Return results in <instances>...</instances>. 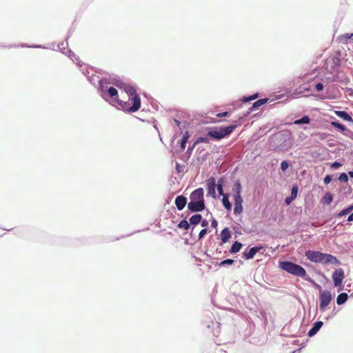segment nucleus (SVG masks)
<instances>
[{"mask_svg":"<svg viewBox=\"0 0 353 353\" xmlns=\"http://www.w3.org/2000/svg\"><path fill=\"white\" fill-rule=\"evenodd\" d=\"M205 208L204 190L199 188L190 194L188 208L192 212H197L203 211Z\"/></svg>","mask_w":353,"mask_h":353,"instance_id":"nucleus-1","label":"nucleus"},{"mask_svg":"<svg viewBox=\"0 0 353 353\" xmlns=\"http://www.w3.org/2000/svg\"><path fill=\"white\" fill-rule=\"evenodd\" d=\"M124 90L128 97H131V101H132L133 105L132 106H129V103H123V110L128 112H135L138 111L141 108V101L136 90L130 85H125L124 87Z\"/></svg>","mask_w":353,"mask_h":353,"instance_id":"nucleus-2","label":"nucleus"},{"mask_svg":"<svg viewBox=\"0 0 353 353\" xmlns=\"http://www.w3.org/2000/svg\"><path fill=\"white\" fill-rule=\"evenodd\" d=\"M279 266L282 270L296 276L305 278L307 274L305 270L303 267L292 262L281 261Z\"/></svg>","mask_w":353,"mask_h":353,"instance_id":"nucleus-3","label":"nucleus"},{"mask_svg":"<svg viewBox=\"0 0 353 353\" xmlns=\"http://www.w3.org/2000/svg\"><path fill=\"white\" fill-rule=\"evenodd\" d=\"M236 127L237 125H232L221 128L219 130L213 129L208 132V135L214 139L220 140L230 134Z\"/></svg>","mask_w":353,"mask_h":353,"instance_id":"nucleus-4","label":"nucleus"},{"mask_svg":"<svg viewBox=\"0 0 353 353\" xmlns=\"http://www.w3.org/2000/svg\"><path fill=\"white\" fill-rule=\"evenodd\" d=\"M101 96L103 99L108 101V97L110 99V103L119 105V102L121 100L119 99L118 91L114 87H110L107 91L104 90V87H101Z\"/></svg>","mask_w":353,"mask_h":353,"instance_id":"nucleus-5","label":"nucleus"},{"mask_svg":"<svg viewBox=\"0 0 353 353\" xmlns=\"http://www.w3.org/2000/svg\"><path fill=\"white\" fill-rule=\"evenodd\" d=\"M236 192L234 195V214H240L243 212V198L241 196V185L239 182L236 183Z\"/></svg>","mask_w":353,"mask_h":353,"instance_id":"nucleus-6","label":"nucleus"},{"mask_svg":"<svg viewBox=\"0 0 353 353\" xmlns=\"http://www.w3.org/2000/svg\"><path fill=\"white\" fill-rule=\"evenodd\" d=\"M345 278L344 270L342 268L336 269L332 274V279L335 287L343 289V281Z\"/></svg>","mask_w":353,"mask_h":353,"instance_id":"nucleus-7","label":"nucleus"},{"mask_svg":"<svg viewBox=\"0 0 353 353\" xmlns=\"http://www.w3.org/2000/svg\"><path fill=\"white\" fill-rule=\"evenodd\" d=\"M332 299V295L329 291H323L320 294L319 307L321 311H325L327 305Z\"/></svg>","mask_w":353,"mask_h":353,"instance_id":"nucleus-8","label":"nucleus"},{"mask_svg":"<svg viewBox=\"0 0 353 353\" xmlns=\"http://www.w3.org/2000/svg\"><path fill=\"white\" fill-rule=\"evenodd\" d=\"M323 253L319 251L308 250L305 252V256L312 262L321 263Z\"/></svg>","mask_w":353,"mask_h":353,"instance_id":"nucleus-9","label":"nucleus"},{"mask_svg":"<svg viewBox=\"0 0 353 353\" xmlns=\"http://www.w3.org/2000/svg\"><path fill=\"white\" fill-rule=\"evenodd\" d=\"M321 263H325V264L332 263V264L339 265L340 263V261L337 259V258L336 256H334L332 254L323 253Z\"/></svg>","mask_w":353,"mask_h":353,"instance_id":"nucleus-10","label":"nucleus"},{"mask_svg":"<svg viewBox=\"0 0 353 353\" xmlns=\"http://www.w3.org/2000/svg\"><path fill=\"white\" fill-rule=\"evenodd\" d=\"M187 203V199L183 195L178 196L175 199V205L179 210H182Z\"/></svg>","mask_w":353,"mask_h":353,"instance_id":"nucleus-11","label":"nucleus"},{"mask_svg":"<svg viewBox=\"0 0 353 353\" xmlns=\"http://www.w3.org/2000/svg\"><path fill=\"white\" fill-rule=\"evenodd\" d=\"M337 41L342 44L353 43V33L341 35L338 37Z\"/></svg>","mask_w":353,"mask_h":353,"instance_id":"nucleus-12","label":"nucleus"},{"mask_svg":"<svg viewBox=\"0 0 353 353\" xmlns=\"http://www.w3.org/2000/svg\"><path fill=\"white\" fill-rule=\"evenodd\" d=\"M261 249V247H253L252 248L250 249V250L246 252H244L243 255V258L245 259H253L254 255L256 254V252H258Z\"/></svg>","mask_w":353,"mask_h":353,"instance_id":"nucleus-13","label":"nucleus"},{"mask_svg":"<svg viewBox=\"0 0 353 353\" xmlns=\"http://www.w3.org/2000/svg\"><path fill=\"white\" fill-rule=\"evenodd\" d=\"M216 183L214 178H211L208 183V193L212 197H215L216 192Z\"/></svg>","mask_w":353,"mask_h":353,"instance_id":"nucleus-14","label":"nucleus"},{"mask_svg":"<svg viewBox=\"0 0 353 353\" xmlns=\"http://www.w3.org/2000/svg\"><path fill=\"white\" fill-rule=\"evenodd\" d=\"M231 238V232L229 228H224L221 232V243H225Z\"/></svg>","mask_w":353,"mask_h":353,"instance_id":"nucleus-15","label":"nucleus"},{"mask_svg":"<svg viewBox=\"0 0 353 353\" xmlns=\"http://www.w3.org/2000/svg\"><path fill=\"white\" fill-rule=\"evenodd\" d=\"M323 322L322 321H317L316 322L313 327L309 330L308 332V335L310 336H314V334H316V332L320 330V328L322 327L323 325Z\"/></svg>","mask_w":353,"mask_h":353,"instance_id":"nucleus-16","label":"nucleus"},{"mask_svg":"<svg viewBox=\"0 0 353 353\" xmlns=\"http://www.w3.org/2000/svg\"><path fill=\"white\" fill-rule=\"evenodd\" d=\"M335 114L336 116H338L339 117L341 118L342 119H343L345 121L353 122V119L351 117V116L347 112H346L345 111H339V110L335 111Z\"/></svg>","mask_w":353,"mask_h":353,"instance_id":"nucleus-17","label":"nucleus"},{"mask_svg":"<svg viewBox=\"0 0 353 353\" xmlns=\"http://www.w3.org/2000/svg\"><path fill=\"white\" fill-rule=\"evenodd\" d=\"M268 101V99H261L257 100L256 101H255L253 103L252 106L250 108V111L252 112V111L255 110L256 109L259 108L262 105L267 103Z\"/></svg>","mask_w":353,"mask_h":353,"instance_id":"nucleus-18","label":"nucleus"},{"mask_svg":"<svg viewBox=\"0 0 353 353\" xmlns=\"http://www.w3.org/2000/svg\"><path fill=\"white\" fill-rule=\"evenodd\" d=\"M201 219H202L201 215L196 214L190 217V223L192 225H197L201 221Z\"/></svg>","mask_w":353,"mask_h":353,"instance_id":"nucleus-19","label":"nucleus"},{"mask_svg":"<svg viewBox=\"0 0 353 353\" xmlns=\"http://www.w3.org/2000/svg\"><path fill=\"white\" fill-rule=\"evenodd\" d=\"M222 202H223V206L228 210H231L232 205L229 201V195L228 194H223Z\"/></svg>","mask_w":353,"mask_h":353,"instance_id":"nucleus-20","label":"nucleus"},{"mask_svg":"<svg viewBox=\"0 0 353 353\" xmlns=\"http://www.w3.org/2000/svg\"><path fill=\"white\" fill-rule=\"evenodd\" d=\"M348 298V296L346 293L343 292L338 295L336 299V303L338 305H341L344 303Z\"/></svg>","mask_w":353,"mask_h":353,"instance_id":"nucleus-21","label":"nucleus"},{"mask_svg":"<svg viewBox=\"0 0 353 353\" xmlns=\"http://www.w3.org/2000/svg\"><path fill=\"white\" fill-rule=\"evenodd\" d=\"M242 248V244L238 241H235L231 247L230 252L232 254H235L240 251Z\"/></svg>","mask_w":353,"mask_h":353,"instance_id":"nucleus-22","label":"nucleus"},{"mask_svg":"<svg viewBox=\"0 0 353 353\" xmlns=\"http://www.w3.org/2000/svg\"><path fill=\"white\" fill-rule=\"evenodd\" d=\"M188 139H189L188 132H185L183 136V138H182V139L181 141V143H180V146H181L182 151H183L184 149L185 148V145H186V143H187Z\"/></svg>","mask_w":353,"mask_h":353,"instance_id":"nucleus-23","label":"nucleus"},{"mask_svg":"<svg viewBox=\"0 0 353 353\" xmlns=\"http://www.w3.org/2000/svg\"><path fill=\"white\" fill-rule=\"evenodd\" d=\"M310 119L308 116H304L301 119L294 121V123L296 125L309 123Z\"/></svg>","mask_w":353,"mask_h":353,"instance_id":"nucleus-24","label":"nucleus"},{"mask_svg":"<svg viewBox=\"0 0 353 353\" xmlns=\"http://www.w3.org/2000/svg\"><path fill=\"white\" fill-rule=\"evenodd\" d=\"M323 199L325 203L330 204L333 200V196L330 192H326Z\"/></svg>","mask_w":353,"mask_h":353,"instance_id":"nucleus-25","label":"nucleus"},{"mask_svg":"<svg viewBox=\"0 0 353 353\" xmlns=\"http://www.w3.org/2000/svg\"><path fill=\"white\" fill-rule=\"evenodd\" d=\"M331 125L333 127L338 128L341 131H345L346 130V128L344 125H343L339 122H336V121H332Z\"/></svg>","mask_w":353,"mask_h":353,"instance_id":"nucleus-26","label":"nucleus"},{"mask_svg":"<svg viewBox=\"0 0 353 353\" xmlns=\"http://www.w3.org/2000/svg\"><path fill=\"white\" fill-rule=\"evenodd\" d=\"M178 228L188 230L190 228V224L186 220H182L179 224Z\"/></svg>","mask_w":353,"mask_h":353,"instance_id":"nucleus-27","label":"nucleus"},{"mask_svg":"<svg viewBox=\"0 0 353 353\" xmlns=\"http://www.w3.org/2000/svg\"><path fill=\"white\" fill-rule=\"evenodd\" d=\"M353 210V206H350L343 210H341L339 214H338V216L341 217V216H343L345 214H349L350 212H351Z\"/></svg>","mask_w":353,"mask_h":353,"instance_id":"nucleus-28","label":"nucleus"},{"mask_svg":"<svg viewBox=\"0 0 353 353\" xmlns=\"http://www.w3.org/2000/svg\"><path fill=\"white\" fill-rule=\"evenodd\" d=\"M258 97V94H254L253 95H251L248 97H243L242 99V101L245 103V102H248V101H252V100H254L256 99V98Z\"/></svg>","mask_w":353,"mask_h":353,"instance_id":"nucleus-29","label":"nucleus"},{"mask_svg":"<svg viewBox=\"0 0 353 353\" xmlns=\"http://www.w3.org/2000/svg\"><path fill=\"white\" fill-rule=\"evenodd\" d=\"M123 103H129V106H132L133 102L131 101V97H129L128 100L127 101H121V102H119V106L123 110Z\"/></svg>","mask_w":353,"mask_h":353,"instance_id":"nucleus-30","label":"nucleus"},{"mask_svg":"<svg viewBox=\"0 0 353 353\" xmlns=\"http://www.w3.org/2000/svg\"><path fill=\"white\" fill-rule=\"evenodd\" d=\"M175 166H176V172L178 173H181V172H183V170H184V165H181L178 162H176Z\"/></svg>","mask_w":353,"mask_h":353,"instance_id":"nucleus-31","label":"nucleus"},{"mask_svg":"<svg viewBox=\"0 0 353 353\" xmlns=\"http://www.w3.org/2000/svg\"><path fill=\"white\" fill-rule=\"evenodd\" d=\"M297 193H298L297 187L296 186L293 187L292 189V192H291L292 199H294L296 197Z\"/></svg>","mask_w":353,"mask_h":353,"instance_id":"nucleus-32","label":"nucleus"},{"mask_svg":"<svg viewBox=\"0 0 353 353\" xmlns=\"http://www.w3.org/2000/svg\"><path fill=\"white\" fill-rule=\"evenodd\" d=\"M339 180L342 182H347L348 181L347 175L345 173H341L339 177Z\"/></svg>","mask_w":353,"mask_h":353,"instance_id":"nucleus-33","label":"nucleus"},{"mask_svg":"<svg viewBox=\"0 0 353 353\" xmlns=\"http://www.w3.org/2000/svg\"><path fill=\"white\" fill-rule=\"evenodd\" d=\"M234 263V260L233 259H226V260H224L223 261L221 262L220 263V265L221 266H223V265H232Z\"/></svg>","mask_w":353,"mask_h":353,"instance_id":"nucleus-34","label":"nucleus"},{"mask_svg":"<svg viewBox=\"0 0 353 353\" xmlns=\"http://www.w3.org/2000/svg\"><path fill=\"white\" fill-rule=\"evenodd\" d=\"M289 167V164L287 161H283L281 163V168L283 171H285Z\"/></svg>","mask_w":353,"mask_h":353,"instance_id":"nucleus-35","label":"nucleus"},{"mask_svg":"<svg viewBox=\"0 0 353 353\" xmlns=\"http://www.w3.org/2000/svg\"><path fill=\"white\" fill-rule=\"evenodd\" d=\"M209 143V141H208V139L206 138V137H199L196 141L195 142V143Z\"/></svg>","mask_w":353,"mask_h":353,"instance_id":"nucleus-36","label":"nucleus"},{"mask_svg":"<svg viewBox=\"0 0 353 353\" xmlns=\"http://www.w3.org/2000/svg\"><path fill=\"white\" fill-rule=\"evenodd\" d=\"M208 232V230L207 229H203L200 231L199 234V239H201L202 238L204 237V236L207 234Z\"/></svg>","mask_w":353,"mask_h":353,"instance_id":"nucleus-37","label":"nucleus"},{"mask_svg":"<svg viewBox=\"0 0 353 353\" xmlns=\"http://www.w3.org/2000/svg\"><path fill=\"white\" fill-rule=\"evenodd\" d=\"M342 164L339 162L335 161L331 165V168L334 169H336L339 167H341Z\"/></svg>","mask_w":353,"mask_h":353,"instance_id":"nucleus-38","label":"nucleus"},{"mask_svg":"<svg viewBox=\"0 0 353 353\" xmlns=\"http://www.w3.org/2000/svg\"><path fill=\"white\" fill-rule=\"evenodd\" d=\"M217 189H218L219 193L223 196L224 194H223V186H222L221 183H218Z\"/></svg>","mask_w":353,"mask_h":353,"instance_id":"nucleus-39","label":"nucleus"},{"mask_svg":"<svg viewBox=\"0 0 353 353\" xmlns=\"http://www.w3.org/2000/svg\"><path fill=\"white\" fill-rule=\"evenodd\" d=\"M323 85L321 83H317L316 85H315V88L316 89L317 91H321L323 90Z\"/></svg>","mask_w":353,"mask_h":353,"instance_id":"nucleus-40","label":"nucleus"},{"mask_svg":"<svg viewBox=\"0 0 353 353\" xmlns=\"http://www.w3.org/2000/svg\"><path fill=\"white\" fill-rule=\"evenodd\" d=\"M324 183L325 184H328L332 181V177L330 175H326L324 178Z\"/></svg>","mask_w":353,"mask_h":353,"instance_id":"nucleus-41","label":"nucleus"},{"mask_svg":"<svg viewBox=\"0 0 353 353\" xmlns=\"http://www.w3.org/2000/svg\"><path fill=\"white\" fill-rule=\"evenodd\" d=\"M228 114H229L228 112H223L217 114L216 116L219 117H226L228 115Z\"/></svg>","mask_w":353,"mask_h":353,"instance_id":"nucleus-42","label":"nucleus"},{"mask_svg":"<svg viewBox=\"0 0 353 353\" xmlns=\"http://www.w3.org/2000/svg\"><path fill=\"white\" fill-rule=\"evenodd\" d=\"M208 222L207 220H203L202 222H201V226L202 227H206L208 226Z\"/></svg>","mask_w":353,"mask_h":353,"instance_id":"nucleus-43","label":"nucleus"},{"mask_svg":"<svg viewBox=\"0 0 353 353\" xmlns=\"http://www.w3.org/2000/svg\"><path fill=\"white\" fill-rule=\"evenodd\" d=\"M211 225H212V228H216V227H217V222H216V221L215 219H214V220L212 221Z\"/></svg>","mask_w":353,"mask_h":353,"instance_id":"nucleus-44","label":"nucleus"},{"mask_svg":"<svg viewBox=\"0 0 353 353\" xmlns=\"http://www.w3.org/2000/svg\"><path fill=\"white\" fill-rule=\"evenodd\" d=\"M347 221H353V212L348 216Z\"/></svg>","mask_w":353,"mask_h":353,"instance_id":"nucleus-45","label":"nucleus"},{"mask_svg":"<svg viewBox=\"0 0 353 353\" xmlns=\"http://www.w3.org/2000/svg\"><path fill=\"white\" fill-rule=\"evenodd\" d=\"M348 174H349V175H350V176L351 178H353V171H350V172H349V173H348Z\"/></svg>","mask_w":353,"mask_h":353,"instance_id":"nucleus-46","label":"nucleus"},{"mask_svg":"<svg viewBox=\"0 0 353 353\" xmlns=\"http://www.w3.org/2000/svg\"><path fill=\"white\" fill-rule=\"evenodd\" d=\"M290 201L289 198H286V199H285V203H288V204H289V203H290Z\"/></svg>","mask_w":353,"mask_h":353,"instance_id":"nucleus-47","label":"nucleus"},{"mask_svg":"<svg viewBox=\"0 0 353 353\" xmlns=\"http://www.w3.org/2000/svg\"><path fill=\"white\" fill-rule=\"evenodd\" d=\"M34 47H40L41 46H39V45H37V46H34Z\"/></svg>","mask_w":353,"mask_h":353,"instance_id":"nucleus-48","label":"nucleus"}]
</instances>
